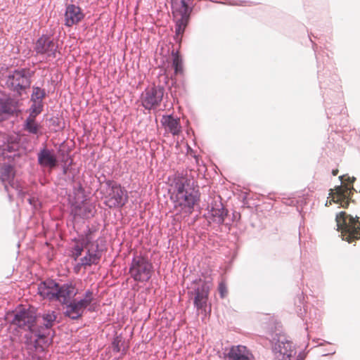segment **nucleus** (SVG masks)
Returning <instances> with one entry per match:
<instances>
[{"label":"nucleus","instance_id":"nucleus-29","mask_svg":"<svg viewBox=\"0 0 360 360\" xmlns=\"http://www.w3.org/2000/svg\"><path fill=\"white\" fill-rule=\"evenodd\" d=\"M32 105L30 108V115H32L33 117H36L43 110V102H32Z\"/></svg>","mask_w":360,"mask_h":360},{"label":"nucleus","instance_id":"nucleus-1","mask_svg":"<svg viewBox=\"0 0 360 360\" xmlns=\"http://www.w3.org/2000/svg\"><path fill=\"white\" fill-rule=\"evenodd\" d=\"M172 186L175 207H179L186 213H192L200 198L198 186L193 179L178 173L174 176Z\"/></svg>","mask_w":360,"mask_h":360},{"label":"nucleus","instance_id":"nucleus-17","mask_svg":"<svg viewBox=\"0 0 360 360\" xmlns=\"http://www.w3.org/2000/svg\"><path fill=\"white\" fill-rule=\"evenodd\" d=\"M76 295L75 285L72 282L59 284L57 290V297H56L55 301L59 302L62 304H68Z\"/></svg>","mask_w":360,"mask_h":360},{"label":"nucleus","instance_id":"nucleus-6","mask_svg":"<svg viewBox=\"0 0 360 360\" xmlns=\"http://www.w3.org/2000/svg\"><path fill=\"white\" fill-rule=\"evenodd\" d=\"M105 185L104 203L110 208L123 207L128 200L127 191L120 184L110 180L105 182Z\"/></svg>","mask_w":360,"mask_h":360},{"label":"nucleus","instance_id":"nucleus-31","mask_svg":"<svg viewBox=\"0 0 360 360\" xmlns=\"http://www.w3.org/2000/svg\"><path fill=\"white\" fill-rule=\"evenodd\" d=\"M84 250V243L81 244H76L73 248L72 255L75 257V259H77L82 253Z\"/></svg>","mask_w":360,"mask_h":360},{"label":"nucleus","instance_id":"nucleus-2","mask_svg":"<svg viewBox=\"0 0 360 360\" xmlns=\"http://www.w3.org/2000/svg\"><path fill=\"white\" fill-rule=\"evenodd\" d=\"M34 72L29 68H19L10 71L6 77V86L19 96L31 85Z\"/></svg>","mask_w":360,"mask_h":360},{"label":"nucleus","instance_id":"nucleus-21","mask_svg":"<svg viewBox=\"0 0 360 360\" xmlns=\"http://www.w3.org/2000/svg\"><path fill=\"white\" fill-rule=\"evenodd\" d=\"M160 122L166 131L171 133L174 136L180 134L181 127L179 118L174 117L172 115H162Z\"/></svg>","mask_w":360,"mask_h":360},{"label":"nucleus","instance_id":"nucleus-36","mask_svg":"<svg viewBox=\"0 0 360 360\" xmlns=\"http://www.w3.org/2000/svg\"><path fill=\"white\" fill-rule=\"evenodd\" d=\"M28 360H44V359L37 355H32Z\"/></svg>","mask_w":360,"mask_h":360},{"label":"nucleus","instance_id":"nucleus-24","mask_svg":"<svg viewBox=\"0 0 360 360\" xmlns=\"http://www.w3.org/2000/svg\"><path fill=\"white\" fill-rule=\"evenodd\" d=\"M101 259V254L98 251V245L96 249L94 251L88 250L84 257L80 259V265L82 266H91L92 264H97Z\"/></svg>","mask_w":360,"mask_h":360},{"label":"nucleus","instance_id":"nucleus-9","mask_svg":"<svg viewBox=\"0 0 360 360\" xmlns=\"http://www.w3.org/2000/svg\"><path fill=\"white\" fill-rule=\"evenodd\" d=\"M188 0H172V12L176 20V34H181L186 27L192 8L188 4Z\"/></svg>","mask_w":360,"mask_h":360},{"label":"nucleus","instance_id":"nucleus-34","mask_svg":"<svg viewBox=\"0 0 360 360\" xmlns=\"http://www.w3.org/2000/svg\"><path fill=\"white\" fill-rule=\"evenodd\" d=\"M29 203L32 205L35 209L37 208V200L34 198H30L28 199Z\"/></svg>","mask_w":360,"mask_h":360},{"label":"nucleus","instance_id":"nucleus-33","mask_svg":"<svg viewBox=\"0 0 360 360\" xmlns=\"http://www.w3.org/2000/svg\"><path fill=\"white\" fill-rule=\"evenodd\" d=\"M218 290L221 298H224L227 295V288L226 284L221 281L219 284Z\"/></svg>","mask_w":360,"mask_h":360},{"label":"nucleus","instance_id":"nucleus-13","mask_svg":"<svg viewBox=\"0 0 360 360\" xmlns=\"http://www.w3.org/2000/svg\"><path fill=\"white\" fill-rule=\"evenodd\" d=\"M14 168L10 165H3L0 166V180L4 186V188L8 193V195L11 200L13 194L11 193L9 187L13 188L19 196L23 197L25 193L20 189L18 184L14 180Z\"/></svg>","mask_w":360,"mask_h":360},{"label":"nucleus","instance_id":"nucleus-39","mask_svg":"<svg viewBox=\"0 0 360 360\" xmlns=\"http://www.w3.org/2000/svg\"><path fill=\"white\" fill-rule=\"evenodd\" d=\"M231 5H240L238 4V1L237 0H233L231 2L229 3Z\"/></svg>","mask_w":360,"mask_h":360},{"label":"nucleus","instance_id":"nucleus-37","mask_svg":"<svg viewBox=\"0 0 360 360\" xmlns=\"http://www.w3.org/2000/svg\"><path fill=\"white\" fill-rule=\"evenodd\" d=\"M35 335H36V336H37V338L39 339L43 338H44L46 336L45 333H41L39 331L38 333H36Z\"/></svg>","mask_w":360,"mask_h":360},{"label":"nucleus","instance_id":"nucleus-27","mask_svg":"<svg viewBox=\"0 0 360 360\" xmlns=\"http://www.w3.org/2000/svg\"><path fill=\"white\" fill-rule=\"evenodd\" d=\"M46 97V91L39 86L32 87V93L31 94V102H43V99Z\"/></svg>","mask_w":360,"mask_h":360},{"label":"nucleus","instance_id":"nucleus-38","mask_svg":"<svg viewBox=\"0 0 360 360\" xmlns=\"http://www.w3.org/2000/svg\"><path fill=\"white\" fill-rule=\"evenodd\" d=\"M297 314L299 316H300L301 318H302V316H303V312H306V309H304V311H302V309H301V307L299 309V310H297Z\"/></svg>","mask_w":360,"mask_h":360},{"label":"nucleus","instance_id":"nucleus-16","mask_svg":"<svg viewBox=\"0 0 360 360\" xmlns=\"http://www.w3.org/2000/svg\"><path fill=\"white\" fill-rule=\"evenodd\" d=\"M37 162L41 167L53 169L58 165V160L53 150L44 147L37 153Z\"/></svg>","mask_w":360,"mask_h":360},{"label":"nucleus","instance_id":"nucleus-3","mask_svg":"<svg viewBox=\"0 0 360 360\" xmlns=\"http://www.w3.org/2000/svg\"><path fill=\"white\" fill-rule=\"evenodd\" d=\"M273 340L272 350L278 360H304L305 355L300 353L296 356V349L292 342L283 335H276Z\"/></svg>","mask_w":360,"mask_h":360},{"label":"nucleus","instance_id":"nucleus-5","mask_svg":"<svg viewBox=\"0 0 360 360\" xmlns=\"http://www.w3.org/2000/svg\"><path fill=\"white\" fill-rule=\"evenodd\" d=\"M153 268V264L146 257L137 255L131 259L129 274L136 282H147L151 278Z\"/></svg>","mask_w":360,"mask_h":360},{"label":"nucleus","instance_id":"nucleus-11","mask_svg":"<svg viewBox=\"0 0 360 360\" xmlns=\"http://www.w3.org/2000/svg\"><path fill=\"white\" fill-rule=\"evenodd\" d=\"M339 179L343 185L336 187L335 193L333 194L331 200L340 204L342 207H347L349 205V198L352 190L354 189L353 186H350V184H352L356 179L346 176H340Z\"/></svg>","mask_w":360,"mask_h":360},{"label":"nucleus","instance_id":"nucleus-8","mask_svg":"<svg viewBox=\"0 0 360 360\" xmlns=\"http://www.w3.org/2000/svg\"><path fill=\"white\" fill-rule=\"evenodd\" d=\"M94 300V293L91 290H87L84 297L79 300H71L65 305L64 315L70 319L77 320L82 316L85 309L91 304Z\"/></svg>","mask_w":360,"mask_h":360},{"label":"nucleus","instance_id":"nucleus-20","mask_svg":"<svg viewBox=\"0 0 360 360\" xmlns=\"http://www.w3.org/2000/svg\"><path fill=\"white\" fill-rule=\"evenodd\" d=\"M252 357L250 350L243 345L232 346L226 354V360H251Z\"/></svg>","mask_w":360,"mask_h":360},{"label":"nucleus","instance_id":"nucleus-12","mask_svg":"<svg viewBox=\"0 0 360 360\" xmlns=\"http://www.w3.org/2000/svg\"><path fill=\"white\" fill-rule=\"evenodd\" d=\"M192 293L194 295L193 304L198 312L207 313L210 288L201 279L195 282Z\"/></svg>","mask_w":360,"mask_h":360},{"label":"nucleus","instance_id":"nucleus-32","mask_svg":"<svg viewBox=\"0 0 360 360\" xmlns=\"http://www.w3.org/2000/svg\"><path fill=\"white\" fill-rule=\"evenodd\" d=\"M122 343V339L120 337H116L113 339L112 342V351L114 352H120L121 351L120 344Z\"/></svg>","mask_w":360,"mask_h":360},{"label":"nucleus","instance_id":"nucleus-18","mask_svg":"<svg viewBox=\"0 0 360 360\" xmlns=\"http://www.w3.org/2000/svg\"><path fill=\"white\" fill-rule=\"evenodd\" d=\"M208 221H212L219 225L222 224L224 221L225 217L227 216V210L224 209L222 203L220 201H214L208 206Z\"/></svg>","mask_w":360,"mask_h":360},{"label":"nucleus","instance_id":"nucleus-25","mask_svg":"<svg viewBox=\"0 0 360 360\" xmlns=\"http://www.w3.org/2000/svg\"><path fill=\"white\" fill-rule=\"evenodd\" d=\"M36 117L29 115L24 122L23 129L32 134H37L39 130V125L35 121Z\"/></svg>","mask_w":360,"mask_h":360},{"label":"nucleus","instance_id":"nucleus-28","mask_svg":"<svg viewBox=\"0 0 360 360\" xmlns=\"http://www.w3.org/2000/svg\"><path fill=\"white\" fill-rule=\"evenodd\" d=\"M172 56H173V67L174 68V72L175 74H180L183 72V63L182 60L179 55L178 52H174L172 51Z\"/></svg>","mask_w":360,"mask_h":360},{"label":"nucleus","instance_id":"nucleus-22","mask_svg":"<svg viewBox=\"0 0 360 360\" xmlns=\"http://www.w3.org/2000/svg\"><path fill=\"white\" fill-rule=\"evenodd\" d=\"M72 212L75 216H79L82 218H89L94 214V207L86 202V199L83 198L79 202L75 201L72 205Z\"/></svg>","mask_w":360,"mask_h":360},{"label":"nucleus","instance_id":"nucleus-14","mask_svg":"<svg viewBox=\"0 0 360 360\" xmlns=\"http://www.w3.org/2000/svg\"><path fill=\"white\" fill-rule=\"evenodd\" d=\"M35 321L34 314L30 310L23 309L15 313L12 323L25 330L35 333L34 329Z\"/></svg>","mask_w":360,"mask_h":360},{"label":"nucleus","instance_id":"nucleus-10","mask_svg":"<svg viewBox=\"0 0 360 360\" xmlns=\"http://www.w3.org/2000/svg\"><path fill=\"white\" fill-rule=\"evenodd\" d=\"M164 94V86L160 85L149 86L141 95V105L148 110H155L160 105Z\"/></svg>","mask_w":360,"mask_h":360},{"label":"nucleus","instance_id":"nucleus-30","mask_svg":"<svg viewBox=\"0 0 360 360\" xmlns=\"http://www.w3.org/2000/svg\"><path fill=\"white\" fill-rule=\"evenodd\" d=\"M73 193L75 195V199H79V195H82V199L85 198L84 196V189L82 187V184L79 182L77 183L73 188Z\"/></svg>","mask_w":360,"mask_h":360},{"label":"nucleus","instance_id":"nucleus-26","mask_svg":"<svg viewBox=\"0 0 360 360\" xmlns=\"http://www.w3.org/2000/svg\"><path fill=\"white\" fill-rule=\"evenodd\" d=\"M42 324L46 329L51 328L56 322L57 315L53 311L44 312L41 316Z\"/></svg>","mask_w":360,"mask_h":360},{"label":"nucleus","instance_id":"nucleus-4","mask_svg":"<svg viewBox=\"0 0 360 360\" xmlns=\"http://www.w3.org/2000/svg\"><path fill=\"white\" fill-rule=\"evenodd\" d=\"M335 220L338 230L343 234V240L351 242L360 238V222L357 218L341 212L336 215Z\"/></svg>","mask_w":360,"mask_h":360},{"label":"nucleus","instance_id":"nucleus-41","mask_svg":"<svg viewBox=\"0 0 360 360\" xmlns=\"http://www.w3.org/2000/svg\"><path fill=\"white\" fill-rule=\"evenodd\" d=\"M66 172H67V170H66V169H65V168H64V169H63V173H64V174H66Z\"/></svg>","mask_w":360,"mask_h":360},{"label":"nucleus","instance_id":"nucleus-15","mask_svg":"<svg viewBox=\"0 0 360 360\" xmlns=\"http://www.w3.org/2000/svg\"><path fill=\"white\" fill-rule=\"evenodd\" d=\"M59 283L53 279H46L38 285V293L44 299L55 301Z\"/></svg>","mask_w":360,"mask_h":360},{"label":"nucleus","instance_id":"nucleus-7","mask_svg":"<svg viewBox=\"0 0 360 360\" xmlns=\"http://www.w3.org/2000/svg\"><path fill=\"white\" fill-rule=\"evenodd\" d=\"M58 49V40L51 36L43 34L34 43V51L42 60L49 61L56 57Z\"/></svg>","mask_w":360,"mask_h":360},{"label":"nucleus","instance_id":"nucleus-23","mask_svg":"<svg viewBox=\"0 0 360 360\" xmlns=\"http://www.w3.org/2000/svg\"><path fill=\"white\" fill-rule=\"evenodd\" d=\"M320 317L321 313L319 310L316 308H311L308 312V319H305L306 330H308L309 328L311 329L319 328L320 326Z\"/></svg>","mask_w":360,"mask_h":360},{"label":"nucleus","instance_id":"nucleus-40","mask_svg":"<svg viewBox=\"0 0 360 360\" xmlns=\"http://www.w3.org/2000/svg\"><path fill=\"white\" fill-rule=\"evenodd\" d=\"M332 173H333V176H336L338 174V169H334V170H333Z\"/></svg>","mask_w":360,"mask_h":360},{"label":"nucleus","instance_id":"nucleus-19","mask_svg":"<svg viewBox=\"0 0 360 360\" xmlns=\"http://www.w3.org/2000/svg\"><path fill=\"white\" fill-rule=\"evenodd\" d=\"M84 17L81 8L75 4H68L65 13V25L72 27L79 23Z\"/></svg>","mask_w":360,"mask_h":360},{"label":"nucleus","instance_id":"nucleus-35","mask_svg":"<svg viewBox=\"0 0 360 360\" xmlns=\"http://www.w3.org/2000/svg\"><path fill=\"white\" fill-rule=\"evenodd\" d=\"M297 300L299 302V303L300 304H303V300H304V296L302 294L301 295H299L297 297Z\"/></svg>","mask_w":360,"mask_h":360}]
</instances>
